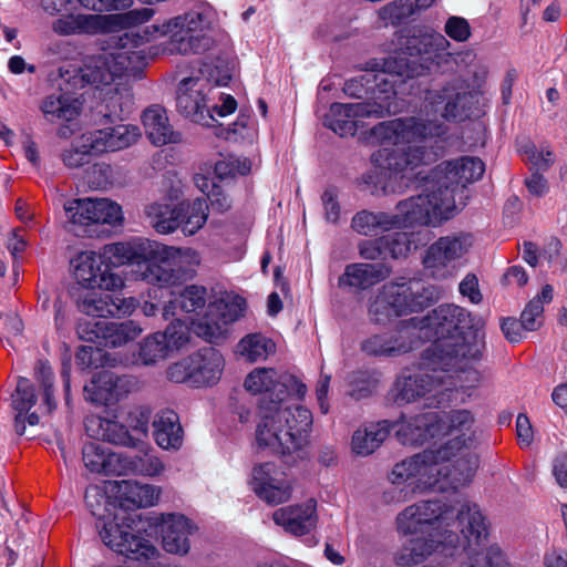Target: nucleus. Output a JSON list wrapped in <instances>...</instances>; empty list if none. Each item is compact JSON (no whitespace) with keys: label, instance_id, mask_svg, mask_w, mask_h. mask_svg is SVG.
<instances>
[{"label":"nucleus","instance_id":"5fc2aeb1","mask_svg":"<svg viewBox=\"0 0 567 567\" xmlns=\"http://www.w3.org/2000/svg\"><path fill=\"white\" fill-rule=\"evenodd\" d=\"M251 169V163L246 157L229 156L215 164V174L219 179L247 175Z\"/></svg>","mask_w":567,"mask_h":567},{"label":"nucleus","instance_id":"a18cd8bd","mask_svg":"<svg viewBox=\"0 0 567 567\" xmlns=\"http://www.w3.org/2000/svg\"><path fill=\"white\" fill-rule=\"evenodd\" d=\"M97 328L102 331L104 344L111 347H121L136 339L143 330L133 320L123 322L104 321L103 326L97 324Z\"/></svg>","mask_w":567,"mask_h":567},{"label":"nucleus","instance_id":"58836bf2","mask_svg":"<svg viewBox=\"0 0 567 567\" xmlns=\"http://www.w3.org/2000/svg\"><path fill=\"white\" fill-rule=\"evenodd\" d=\"M185 204L179 203L175 207L167 204L153 203L146 206L145 214L152 226L159 234H171L182 226Z\"/></svg>","mask_w":567,"mask_h":567},{"label":"nucleus","instance_id":"338daca9","mask_svg":"<svg viewBox=\"0 0 567 567\" xmlns=\"http://www.w3.org/2000/svg\"><path fill=\"white\" fill-rule=\"evenodd\" d=\"M359 254L361 258L367 260L385 259V248L382 237L375 239L362 240L359 244Z\"/></svg>","mask_w":567,"mask_h":567},{"label":"nucleus","instance_id":"6e6d98bb","mask_svg":"<svg viewBox=\"0 0 567 567\" xmlns=\"http://www.w3.org/2000/svg\"><path fill=\"white\" fill-rule=\"evenodd\" d=\"M35 378L43 390V404L48 413H51L56 403L53 399V371L48 361L40 360L35 365Z\"/></svg>","mask_w":567,"mask_h":567},{"label":"nucleus","instance_id":"7c9ffc66","mask_svg":"<svg viewBox=\"0 0 567 567\" xmlns=\"http://www.w3.org/2000/svg\"><path fill=\"white\" fill-rule=\"evenodd\" d=\"M145 134L155 146L182 142V134L169 123L166 110L157 104L147 107L142 115Z\"/></svg>","mask_w":567,"mask_h":567},{"label":"nucleus","instance_id":"8fccbe9b","mask_svg":"<svg viewBox=\"0 0 567 567\" xmlns=\"http://www.w3.org/2000/svg\"><path fill=\"white\" fill-rule=\"evenodd\" d=\"M185 204L184 216H182V231L186 236L195 235L199 229L204 227L208 217L209 206L207 204V199L205 198H196L192 203Z\"/></svg>","mask_w":567,"mask_h":567},{"label":"nucleus","instance_id":"c756f323","mask_svg":"<svg viewBox=\"0 0 567 567\" xmlns=\"http://www.w3.org/2000/svg\"><path fill=\"white\" fill-rule=\"evenodd\" d=\"M190 520L182 514L162 515L163 548L171 554L185 555L189 551V535L194 532Z\"/></svg>","mask_w":567,"mask_h":567},{"label":"nucleus","instance_id":"c9c22d12","mask_svg":"<svg viewBox=\"0 0 567 567\" xmlns=\"http://www.w3.org/2000/svg\"><path fill=\"white\" fill-rule=\"evenodd\" d=\"M153 436L163 450H178L183 444V429L178 415L172 410L158 412L153 421Z\"/></svg>","mask_w":567,"mask_h":567},{"label":"nucleus","instance_id":"6e6552de","mask_svg":"<svg viewBox=\"0 0 567 567\" xmlns=\"http://www.w3.org/2000/svg\"><path fill=\"white\" fill-rule=\"evenodd\" d=\"M437 299L435 288L415 279H396L381 287L369 307L371 319L384 323L392 317L422 311Z\"/></svg>","mask_w":567,"mask_h":567},{"label":"nucleus","instance_id":"cd10ccee","mask_svg":"<svg viewBox=\"0 0 567 567\" xmlns=\"http://www.w3.org/2000/svg\"><path fill=\"white\" fill-rule=\"evenodd\" d=\"M141 136L140 128L131 124H121L114 127L96 130L84 134V147L93 150L95 154L115 152L130 147Z\"/></svg>","mask_w":567,"mask_h":567},{"label":"nucleus","instance_id":"a878e982","mask_svg":"<svg viewBox=\"0 0 567 567\" xmlns=\"http://www.w3.org/2000/svg\"><path fill=\"white\" fill-rule=\"evenodd\" d=\"M136 381L130 375H117L104 370L96 373L84 386L85 399L92 403L111 405L123 399L135 386Z\"/></svg>","mask_w":567,"mask_h":567},{"label":"nucleus","instance_id":"4468645a","mask_svg":"<svg viewBox=\"0 0 567 567\" xmlns=\"http://www.w3.org/2000/svg\"><path fill=\"white\" fill-rule=\"evenodd\" d=\"M451 371L460 369H442L441 367H429L425 364L424 353L422 354L421 368L413 373H402L395 381L396 404H408L424 398L432 392H439L441 386L452 385L449 380Z\"/></svg>","mask_w":567,"mask_h":567},{"label":"nucleus","instance_id":"20e7f679","mask_svg":"<svg viewBox=\"0 0 567 567\" xmlns=\"http://www.w3.org/2000/svg\"><path fill=\"white\" fill-rule=\"evenodd\" d=\"M148 30L141 34L134 28L118 37V49L102 51L85 58L80 69L81 79L103 91L106 89L104 101L109 110L107 116L124 120L133 111L134 95L132 89L121 81L132 66L131 48H137L147 40Z\"/></svg>","mask_w":567,"mask_h":567},{"label":"nucleus","instance_id":"ddd939ff","mask_svg":"<svg viewBox=\"0 0 567 567\" xmlns=\"http://www.w3.org/2000/svg\"><path fill=\"white\" fill-rule=\"evenodd\" d=\"M225 361L221 353L206 347L169 365L167 377L176 383H187L194 388L216 384L221 377Z\"/></svg>","mask_w":567,"mask_h":567},{"label":"nucleus","instance_id":"0e129e2a","mask_svg":"<svg viewBox=\"0 0 567 567\" xmlns=\"http://www.w3.org/2000/svg\"><path fill=\"white\" fill-rule=\"evenodd\" d=\"M544 306L539 299H532L520 315V320L524 330L535 331L543 322Z\"/></svg>","mask_w":567,"mask_h":567},{"label":"nucleus","instance_id":"f03ea898","mask_svg":"<svg viewBox=\"0 0 567 567\" xmlns=\"http://www.w3.org/2000/svg\"><path fill=\"white\" fill-rule=\"evenodd\" d=\"M420 338L433 340L424 350L425 364L442 369L465 370L482 360L485 336L480 330L481 320L456 305H441L422 319L411 318Z\"/></svg>","mask_w":567,"mask_h":567},{"label":"nucleus","instance_id":"5701e85b","mask_svg":"<svg viewBox=\"0 0 567 567\" xmlns=\"http://www.w3.org/2000/svg\"><path fill=\"white\" fill-rule=\"evenodd\" d=\"M475 417L470 410L457 409L439 413L437 432L440 436H452L442 444L454 455L468 447L474 439Z\"/></svg>","mask_w":567,"mask_h":567},{"label":"nucleus","instance_id":"052dcab7","mask_svg":"<svg viewBox=\"0 0 567 567\" xmlns=\"http://www.w3.org/2000/svg\"><path fill=\"white\" fill-rule=\"evenodd\" d=\"M162 336H165V343L168 346V351L178 350L185 346L189 340L188 328L181 319L171 323Z\"/></svg>","mask_w":567,"mask_h":567},{"label":"nucleus","instance_id":"e2e57ef3","mask_svg":"<svg viewBox=\"0 0 567 567\" xmlns=\"http://www.w3.org/2000/svg\"><path fill=\"white\" fill-rule=\"evenodd\" d=\"M444 32L456 42H465L471 38L472 29L465 18L451 16L445 22Z\"/></svg>","mask_w":567,"mask_h":567},{"label":"nucleus","instance_id":"c03bdc74","mask_svg":"<svg viewBox=\"0 0 567 567\" xmlns=\"http://www.w3.org/2000/svg\"><path fill=\"white\" fill-rule=\"evenodd\" d=\"M478 467V458L470 452L462 451L449 462L447 489H457L467 485Z\"/></svg>","mask_w":567,"mask_h":567},{"label":"nucleus","instance_id":"13d9d810","mask_svg":"<svg viewBox=\"0 0 567 567\" xmlns=\"http://www.w3.org/2000/svg\"><path fill=\"white\" fill-rule=\"evenodd\" d=\"M95 224L120 225L123 220L122 208L107 198L93 199Z\"/></svg>","mask_w":567,"mask_h":567},{"label":"nucleus","instance_id":"f8f14e48","mask_svg":"<svg viewBox=\"0 0 567 567\" xmlns=\"http://www.w3.org/2000/svg\"><path fill=\"white\" fill-rule=\"evenodd\" d=\"M154 10L150 8L133 9L116 14H68L52 23V30L59 35L103 34L117 29L135 28L151 20Z\"/></svg>","mask_w":567,"mask_h":567},{"label":"nucleus","instance_id":"37998d69","mask_svg":"<svg viewBox=\"0 0 567 567\" xmlns=\"http://www.w3.org/2000/svg\"><path fill=\"white\" fill-rule=\"evenodd\" d=\"M206 303V289L198 286L186 287L177 297L169 300L163 308L165 320L178 315V310L185 313L196 312L203 309Z\"/></svg>","mask_w":567,"mask_h":567},{"label":"nucleus","instance_id":"bb28decb","mask_svg":"<svg viewBox=\"0 0 567 567\" xmlns=\"http://www.w3.org/2000/svg\"><path fill=\"white\" fill-rule=\"evenodd\" d=\"M398 45L400 51L406 55L422 56L430 61L440 58L450 47V42L441 33L412 28L400 35Z\"/></svg>","mask_w":567,"mask_h":567},{"label":"nucleus","instance_id":"a211bd4d","mask_svg":"<svg viewBox=\"0 0 567 567\" xmlns=\"http://www.w3.org/2000/svg\"><path fill=\"white\" fill-rule=\"evenodd\" d=\"M415 66H412L403 58L388 59L382 63V70L375 74H364L358 79H351L344 83L343 92L351 96L360 99L364 93L372 90L371 81L380 87V91L386 96L395 94L394 81L390 76L398 75L402 79H410L419 75Z\"/></svg>","mask_w":567,"mask_h":567},{"label":"nucleus","instance_id":"393cba45","mask_svg":"<svg viewBox=\"0 0 567 567\" xmlns=\"http://www.w3.org/2000/svg\"><path fill=\"white\" fill-rule=\"evenodd\" d=\"M413 323L401 321L394 331L373 334L361 343V350L368 355L394 358L403 355L413 349Z\"/></svg>","mask_w":567,"mask_h":567},{"label":"nucleus","instance_id":"09e8293b","mask_svg":"<svg viewBox=\"0 0 567 567\" xmlns=\"http://www.w3.org/2000/svg\"><path fill=\"white\" fill-rule=\"evenodd\" d=\"M237 350L248 361L256 362L267 359L275 351V343L260 333H251L239 341Z\"/></svg>","mask_w":567,"mask_h":567},{"label":"nucleus","instance_id":"f3484780","mask_svg":"<svg viewBox=\"0 0 567 567\" xmlns=\"http://www.w3.org/2000/svg\"><path fill=\"white\" fill-rule=\"evenodd\" d=\"M100 537L110 549L131 560L147 561L158 555L157 548L148 539L133 533L131 526L105 524Z\"/></svg>","mask_w":567,"mask_h":567},{"label":"nucleus","instance_id":"4c0bfd02","mask_svg":"<svg viewBox=\"0 0 567 567\" xmlns=\"http://www.w3.org/2000/svg\"><path fill=\"white\" fill-rule=\"evenodd\" d=\"M392 423L382 420L358 429L352 435V451L361 456L372 454L390 435Z\"/></svg>","mask_w":567,"mask_h":567},{"label":"nucleus","instance_id":"412c9836","mask_svg":"<svg viewBox=\"0 0 567 567\" xmlns=\"http://www.w3.org/2000/svg\"><path fill=\"white\" fill-rule=\"evenodd\" d=\"M250 485L258 497L270 505L288 502L291 497L290 481L285 472L272 462L254 466Z\"/></svg>","mask_w":567,"mask_h":567},{"label":"nucleus","instance_id":"4d7b16f0","mask_svg":"<svg viewBox=\"0 0 567 567\" xmlns=\"http://www.w3.org/2000/svg\"><path fill=\"white\" fill-rule=\"evenodd\" d=\"M37 402V395L31 381L20 377L16 392L12 394V406L17 412L27 413Z\"/></svg>","mask_w":567,"mask_h":567},{"label":"nucleus","instance_id":"aec40b11","mask_svg":"<svg viewBox=\"0 0 567 567\" xmlns=\"http://www.w3.org/2000/svg\"><path fill=\"white\" fill-rule=\"evenodd\" d=\"M74 278L87 289L117 290L124 286L123 278L105 260L102 254L82 252L74 264Z\"/></svg>","mask_w":567,"mask_h":567},{"label":"nucleus","instance_id":"9b49d317","mask_svg":"<svg viewBox=\"0 0 567 567\" xmlns=\"http://www.w3.org/2000/svg\"><path fill=\"white\" fill-rule=\"evenodd\" d=\"M461 543L465 558L461 567H512L497 548L486 549L488 527L478 506H465L460 513Z\"/></svg>","mask_w":567,"mask_h":567},{"label":"nucleus","instance_id":"2eb2a0df","mask_svg":"<svg viewBox=\"0 0 567 567\" xmlns=\"http://www.w3.org/2000/svg\"><path fill=\"white\" fill-rule=\"evenodd\" d=\"M244 307L240 297L210 302L205 316L193 323L194 332L210 343L219 342L227 333V326L243 316Z\"/></svg>","mask_w":567,"mask_h":567},{"label":"nucleus","instance_id":"4be33fe9","mask_svg":"<svg viewBox=\"0 0 567 567\" xmlns=\"http://www.w3.org/2000/svg\"><path fill=\"white\" fill-rule=\"evenodd\" d=\"M209 91L208 81L203 78L183 79L177 89V110L193 122L209 125V120H214L210 106L206 103Z\"/></svg>","mask_w":567,"mask_h":567},{"label":"nucleus","instance_id":"39448f33","mask_svg":"<svg viewBox=\"0 0 567 567\" xmlns=\"http://www.w3.org/2000/svg\"><path fill=\"white\" fill-rule=\"evenodd\" d=\"M105 260L112 266L137 265L143 280L158 286L182 281L186 265H197L198 254L192 248H176L148 239L114 243L103 248Z\"/></svg>","mask_w":567,"mask_h":567},{"label":"nucleus","instance_id":"49530a36","mask_svg":"<svg viewBox=\"0 0 567 567\" xmlns=\"http://www.w3.org/2000/svg\"><path fill=\"white\" fill-rule=\"evenodd\" d=\"M42 111L50 121H72L80 113V104L66 95H50L42 103Z\"/></svg>","mask_w":567,"mask_h":567},{"label":"nucleus","instance_id":"a19ab883","mask_svg":"<svg viewBox=\"0 0 567 567\" xmlns=\"http://www.w3.org/2000/svg\"><path fill=\"white\" fill-rule=\"evenodd\" d=\"M354 231L363 236H374L395 229V217L388 212L361 210L351 220Z\"/></svg>","mask_w":567,"mask_h":567},{"label":"nucleus","instance_id":"b1692460","mask_svg":"<svg viewBox=\"0 0 567 567\" xmlns=\"http://www.w3.org/2000/svg\"><path fill=\"white\" fill-rule=\"evenodd\" d=\"M473 240L470 234L449 235L433 243L424 258V265L435 277H445L451 262L467 252Z\"/></svg>","mask_w":567,"mask_h":567},{"label":"nucleus","instance_id":"0eeeda50","mask_svg":"<svg viewBox=\"0 0 567 567\" xmlns=\"http://www.w3.org/2000/svg\"><path fill=\"white\" fill-rule=\"evenodd\" d=\"M449 449L442 445L430 447L395 464L391 472V482H410L413 493L446 491L449 462L456 456Z\"/></svg>","mask_w":567,"mask_h":567},{"label":"nucleus","instance_id":"ea45409f","mask_svg":"<svg viewBox=\"0 0 567 567\" xmlns=\"http://www.w3.org/2000/svg\"><path fill=\"white\" fill-rule=\"evenodd\" d=\"M159 494V488L148 484H140L136 481H123L118 485L121 504L127 508L153 506L158 501Z\"/></svg>","mask_w":567,"mask_h":567},{"label":"nucleus","instance_id":"79ce46f5","mask_svg":"<svg viewBox=\"0 0 567 567\" xmlns=\"http://www.w3.org/2000/svg\"><path fill=\"white\" fill-rule=\"evenodd\" d=\"M121 475L156 476L164 471V464L153 452L141 451L136 455L120 454Z\"/></svg>","mask_w":567,"mask_h":567},{"label":"nucleus","instance_id":"c85d7f7f","mask_svg":"<svg viewBox=\"0 0 567 567\" xmlns=\"http://www.w3.org/2000/svg\"><path fill=\"white\" fill-rule=\"evenodd\" d=\"M437 422V412H426L409 419L402 416L392 423V427L399 426L395 436L401 444L419 446L431 439L439 437Z\"/></svg>","mask_w":567,"mask_h":567},{"label":"nucleus","instance_id":"774afa93","mask_svg":"<svg viewBox=\"0 0 567 567\" xmlns=\"http://www.w3.org/2000/svg\"><path fill=\"white\" fill-rule=\"evenodd\" d=\"M322 205L324 209V218L328 223L337 224L340 218L341 207L337 200V192L334 188H327L322 196Z\"/></svg>","mask_w":567,"mask_h":567},{"label":"nucleus","instance_id":"473e14b6","mask_svg":"<svg viewBox=\"0 0 567 567\" xmlns=\"http://www.w3.org/2000/svg\"><path fill=\"white\" fill-rule=\"evenodd\" d=\"M281 375L271 368H258L247 375L244 384L246 390L260 394L259 416L264 413V405L271 408L279 403L277 385L281 382Z\"/></svg>","mask_w":567,"mask_h":567},{"label":"nucleus","instance_id":"f257e3e1","mask_svg":"<svg viewBox=\"0 0 567 567\" xmlns=\"http://www.w3.org/2000/svg\"><path fill=\"white\" fill-rule=\"evenodd\" d=\"M474 99L475 95L460 81L453 80L425 92L427 120L405 117L375 125L371 135L392 147L384 146L371 155L373 171L365 176V183L384 194L395 192L392 181L406 178L417 167L435 159L429 142L446 133L444 121L462 122L470 118Z\"/></svg>","mask_w":567,"mask_h":567},{"label":"nucleus","instance_id":"6ab92c4d","mask_svg":"<svg viewBox=\"0 0 567 567\" xmlns=\"http://www.w3.org/2000/svg\"><path fill=\"white\" fill-rule=\"evenodd\" d=\"M389 109V104L377 102L333 103L323 123L341 137L353 136L359 125L358 117H383Z\"/></svg>","mask_w":567,"mask_h":567},{"label":"nucleus","instance_id":"9d476101","mask_svg":"<svg viewBox=\"0 0 567 567\" xmlns=\"http://www.w3.org/2000/svg\"><path fill=\"white\" fill-rule=\"evenodd\" d=\"M214 20V11L204 8L200 11H190L175 17L169 21L157 25L153 24V33L168 35L169 51L179 54H198L209 50L214 45L210 35Z\"/></svg>","mask_w":567,"mask_h":567},{"label":"nucleus","instance_id":"f704fd0d","mask_svg":"<svg viewBox=\"0 0 567 567\" xmlns=\"http://www.w3.org/2000/svg\"><path fill=\"white\" fill-rule=\"evenodd\" d=\"M390 272L384 264H351L346 267L338 285L340 288L365 290L388 278Z\"/></svg>","mask_w":567,"mask_h":567},{"label":"nucleus","instance_id":"69168bd1","mask_svg":"<svg viewBox=\"0 0 567 567\" xmlns=\"http://www.w3.org/2000/svg\"><path fill=\"white\" fill-rule=\"evenodd\" d=\"M279 403H285L286 399L293 394L298 398H303L307 392L305 383L299 381L296 377L282 373L281 382L277 385Z\"/></svg>","mask_w":567,"mask_h":567},{"label":"nucleus","instance_id":"423d86ee","mask_svg":"<svg viewBox=\"0 0 567 567\" xmlns=\"http://www.w3.org/2000/svg\"><path fill=\"white\" fill-rule=\"evenodd\" d=\"M256 429V442L260 449L284 457L286 463H296L309 455V435L312 413L299 404L277 403L264 405V413Z\"/></svg>","mask_w":567,"mask_h":567},{"label":"nucleus","instance_id":"de8ad7c7","mask_svg":"<svg viewBox=\"0 0 567 567\" xmlns=\"http://www.w3.org/2000/svg\"><path fill=\"white\" fill-rule=\"evenodd\" d=\"M381 237L385 252L394 259L408 256L411 250L416 249L421 244L420 231H394Z\"/></svg>","mask_w":567,"mask_h":567},{"label":"nucleus","instance_id":"2f4dec72","mask_svg":"<svg viewBox=\"0 0 567 567\" xmlns=\"http://www.w3.org/2000/svg\"><path fill=\"white\" fill-rule=\"evenodd\" d=\"M80 311L91 317L107 318L120 317L130 313L133 308V299L113 298L94 291H86L78 298Z\"/></svg>","mask_w":567,"mask_h":567},{"label":"nucleus","instance_id":"3c124183","mask_svg":"<svg viewBox=\"0 0 567 567\" xmlns=\"http://www.w3.org/2000/svg\"><path fill=\"white\" fill-rule=\"evenodd\" d=\"M165 336L162 332H155L146 337L138 346L137 360L144 365L155 364L164 360L169 351L165 343Z\"/></svg>","mask_w":567,"mask_h":567},{"label":"nucleus","instance_id":"7ed1b4c3","mask_svg":"<svg viewBox=\"0 0 567 567\" xmlns=\"http://www.w3.org/2000/svg\"><path fill=\"white\" fill-rule=\"evenodd\" d=\"M465 506H477L463 503L452 508L441 501H421L405 507L395 518L400 535L411 536L395 553L396 565L410 567L424 561L436 551L453 555L460 543V513Z\"/></svg>","mask_w":567,"mask_h":567},{"label":"nucleus","instance_id":"e433bc0d","mask_svg":"<svg viewBox=\"0 0 567 567\" xmlns=\"http://www.w3.org/2000/svg\"><path fill=\"white\" fill-rule=\"evenodd\" d=\"M121 453L111 452L95 442L83 445L82 458L85 467L93 473L104 475H121Z\"/></svg>","mask_w":567,"mask_h":567},{"label":"nucleus","instance_id":"680f3d73","mask_svg":"<svg viewBox=\"0 0 567 567\" xmlns=\"http://www.w3.org/2000/svg\"><path fill=\"white\" fill-rule=\"evenodd\" d=\"M84 134L81 136L75 148L63 153V163L70 168H78L90 163L91 155H96L93 150L84 147Z\"/></svg>","mask_w":567,"mask_h":567},{"label":"nucleus","instance_id":"864d4df0","mask_svg":"<svg viewBox=\"0 0 567 567\" xmlns=\"http://www.w3.org/2000/svg\"><path fill=\"white\" fill-rule=\"evenodd\" d=\"M412 0H394L379 10V17L385 24L396 25L415 14Z\"/></svg>","mask_w":567,"mask_h":567},{"label":"nucleus","instance_id":"bf43d9fd","mask_svg":"<svg viewBox=\"0 0 567 567\" xmlns=\"http://www.w3.org/2000/svg\"><path fill=\"white\" fill-rule=\"evenodd\" d=\"M104 442L125 447H136L140 440L133 437L127 427L115 420H109Z\"/></svg>","mask_w":567,"mask_h":567},{"label":"nucleus","instance_id":"603ef678","mask_svg":"<svg viewBox=\"0 0 567 567\" xmlns=\"http://www.w3.org/2000/svg\"><path fill=\"white\" fill-rule=\"evenodd\" d=\"M93 198L73 199L64 205L65 213L73 225L95 224Z\"/></svg>","mask_w":567,"mask_h":567},{"label":"nucleus","instance_id":"72a5a7b5","mask_svg":"<svg viewBox=\"0 0 567 567\" xmlns=\"http://www.w3.org/2000/svg\"><path fill=\"white\" fill-rule=\"evenodd\" d=\"M274 520L296 536L308 534L317 523L316 502L310 499L303 505L279 508L274 513Z\"/></svg>","mask_w":567,"mask_h":567},{"label":"nucleus","instance_id":"dca6fc26","mask_svg":"<svg viewBox=\"0 0 567 567\" xmlns=\"http://www.w3.org/2000/svg\"><path fill=\"white\" fill-rule=\"evenodd\" d=\"M485 172V165L478 157L463 156L461 158L441 163L430 174L433 187L441 193H449L454 197L458 188L478 181Z\"/></svg>","mask_w":567,"mask_h":567},{"label":"nucleus","instance_id":"1a4fd4ad","mask_svg":"<svg viewBox=\"0 0 567 567\" xmlns=\"http://www.w3.org/2000/svg\"><path fill=\"white\" fill-rule=\"evenodd\" d=\"M423 193L400 200L396 206L395 229H404L415 226L436 227L444 220L453 217L456 209L455 198L449 193H441L433 187L431 176H424Z\"/></svg>","mask_w":567,"mask_h":567}]
</instances>
